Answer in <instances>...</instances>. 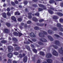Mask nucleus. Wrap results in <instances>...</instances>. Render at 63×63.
I'll list each match as a JSON object with an SVG mask.
<instances>
[{"mask_svg":"<svg viewBox=\"0 0 63 63\" xmlns=\"http://www.w3.org/2000/svg\"><path fill=\"white\" fill-rule=\"evenodd\" d=\"M54 35L55 37H60V36H59V35L57 34H54Z\"/></svg>","mask_w":63,"mask_h":63,"instance_id":"603ef678","label":"nucleus"},{"mask_svg":"<svg viewBox=\"0 0 63 63\" xmlns=\"http://www.w3.org/2000/svg\"><path fill=\"white\" fill-rule=\"evenodd\" d=\"M34 2H37L38 1V0H32Z\"/></svg>","mask_w":63,"mask_h":63,"instance_id":"69168bd1","label":"nucleus"},{"mask_svg":"<svg viewBox=\"0 0 63 63\" xmlns=\"http://www.w3.org/2000/svg\"><path fill=\"white\" fill-rule=\"evenodd\" d=\"M53 18L54 19H57L58 18V17L57 16H54L53 17Z\"/></svg>","mask_w":63,"mask_h":63,"instance_id":"f704fd0d","label":"nucleus"},{"mask_svg":"<svg viewBox=\"0 0 63 63\" xmlns=\"http://www.w3.org/2000/svg\"><path fill=\"white\" fill-rule=\"evenodd\" d=\"M19 56L20 57V58H22V55L21 54H19Z\"/></svg>","mask_w":63,"mask_h":63,"instance_id":"0e129e2a","label":"nucleus"},{"mask_svg":"<svg viewBox=\"0 0 63 63\" xmlns=\"http://www.w3.org/2000/svg\"><path fill=\"white\" fill-rule=\"evenodd\" d=\"M32 6L33 7H38V6H37V4H32Z\"/></svg>","mask_w":63,"mask_h":63,"instance_id":"de8ad7c7","label":"nucleus"},{"mask_svg":"<svg viewBox=\"0 0 63 63\" xmlns=\"http://www.w3.org/2000/svg\"><path fill=\"white\" fill-rule=\"evenodd\" d=\"M59 30L61 31H62V32H63V28H59Z\"/></svg>","mask_w":63,"mask_h":63,"instance_id":"052dcab7","label":"nucleus"},{"mask_svg":"<svg viewBox=\"0 0 63 63\" xmlns=\"http://www.w3.org/2000/svg\"><path fill=\"white\" fill-rule=\"evenodd\" d=\"M23 62L24 63H25V62H26L27 60V56L25 57L23 59Z\"/></svg>","mask_w":63,"mask_h":63,"instance_id":"2eb2a0df","label":"nucleus"},{"mask_svg":"<svg viewBox=\"0 0 63 63\" xmlns=\"http://www.w3.org/2000/svg\"><path fill=\"white\" fill-rule=\"evenodd\" d=\"M7 56L9 58H12L13 56V54L12 53H10L8 54Z\"/></svg>","mask_w":63,"mask_h":63,"instance_id":"1a4fd4ad","label":"nucleus"},{"mask_svg":"<svg viewBox=\"0 0 63 63\" xmlns=\"http://www.w3.org/2000/svg\"><path fill=\"white\" fill-rule=\"evenodd\" d=\"M15 49L16 50L18 51L20 49V47H17L15 48Z\"/></svg>","mask_w":63,"mask_h":63,"instance_id":"e433bc0d","label":"nucleus"},{"mask_svg":"<svg viewBox=\"0 0 63 63\" xmlns=\"http://www.w3.org/2000/svg\"><path fill=\"white\" fill-rule=\"evenodd\" d=\"M7 63H12V60L10 59H8L7 61Z\"/></svg>","mask_w":63,"mask_h":63,"instance_id":"ea45409f","label":"nucleus"},{"mask_svg":"<svg viewBox=\"0 0 63 63\" xmlns=\"http://www.w3.org/2000/svg\"><path fill=\"white\" fill-rule=\"evenodd\" d=\"M33 52H34V53H37V51L35 48L33 49Z\"/></svg>","mask_w":63,"mask_h":63,"instance_id":"c9c22d12","label":"nucleus"},{"mask_svg":"<svg viewBox=\"0 0 63 63\" xmlns=\"http://www.w3.org/2000/svg\"><path fill=\"white\" fill-rule=\"evenodd\" d=\"M48 33L49 34H53L52 31L50 30H49L48 31Z\"/></svg>","mask_w":63,"mask_h":63,"instance_id":"393cba45","label":"nucleus"},{"mask_svg":"<svg viewBox=\"0 0 63 63\" xmlns=\"http://www.w3.org/2000/svg\"><path fill=\"white\" fill-rule=\"evenodd\" d=\"M52 55L51 54L49 53L47 54L46 55V57L47 58H50L51 57Z\"/></svg>","mask_w":63,"mask_h":63,"instance_id":"f8f14e48","label":"nucleus"},{"mask_svg":"<svg viewBox=\"0 0 63 63\" xmlns=\"http://www.w3.org/2000/svg\"><path fill=\"white\" fill-rule=\"evenodd\" d=\"M28 15L29 16H28V18H29L30 19H31V18H32V16L31 15H32V13H28Z\"/></svg>","mask_w":63,"mask_h":63,"instance_id":"ddd939ff","label":"nucleus"},{"mask_svg":"<svg viewBox=\"0 0 63 63\" xmlns=\"http://www.w3.org/2000/svg\"><path fill=\"white\" fill-rule=\"evenodd\" d=\"M55 2V1L53 0H51L49 1V3L50 4H52L53 3H54Z\"/></svg>","mask_w":63,"mask_h":63,"instance_id":"c85d7f7f","label":"nucleus"},{"mask_svg":"<svg viewBox=\"0 0 63 63\" xmlns=\"http://www.w3.org/2000/svg\"><path fill=\"white\" fill-rule=\"evenodd\" d=\"M60 22H63V19L61 18L60 19Z\"/></svg>","mask_w":63,"mask_h":63,"instance_id":"864d4df0","label":"nucleus"},{"mask_svg":"<svg viewBox=\"0 0 63 63\" xmlns=\"http://www.w3.org/2000/svg\"><path fill=\"white\" fill-rule=\"evenodd\" d=\"M11 3L13 6H16V4H15V3L14 2L12 1L11 2Z\"/></svg>","mask_w":63,"mask_h":63,"instance_id":"4c0bfd02","label":"nucleus"},{"mask_svg":"<svg viewBox=\"0 0 63 63\" xmlns=\"http://www.w3.org/2000/svg\"><path fill=\"white\" fill-rule=\"evenodd\" d=\"M2 15L4 18H7V15H6V13L5 12H4L1 14Z\"/></svg>","mask_w":63,"mask_h":63,"instance_id":"6e6552de","label":"nucleus"},{"mask_svg":"<svg viewBox=\"0 0 63 63\" xmlns=\"http://www.w3.org/2000/svg\"><path fill=\"white\" fill-rule=\"evenodd\" d=\"M13 34L15 36H18V33L16 32H14L13 33Z\"/></svg>","mask_w":63,"mask_h":63,"instance_id":"dca6fc26","label":"nucleus"},{"mask_svg":"<svg viewBox=\"0 0 63 63\" xmlns=\"http://www.w3.org/2000/svg\"><path fill=\"white\" fill-rule=\"evenodd\" d=\"M34 29L36 30H39V28L38 27L36 26L34 27Z\"/></svg>","mask_w":63,"mask_h":63,"instance_id":"72a5a7b5","label":"nucleus"},{"mask_svg":"<svg viewBox=\"0 0 63 63\" xmlns=\"http://www.w3.org/2000/svg\"><path fill=\"white\" fill-rule=\"evenodd\" d=\"M38 5L40 7L43 8V10H46L47 9V7H46V6L45 5L40 4H38Z\"/></svg>","mask_w":63,"mask_h":63,"instance_id":"f257e3e1","label":"nucleus"},{"mask_svg":"<svg viewBox=\"0 0 63 63\" xmlns=\"http://www.w3.org/2000/svg\"><path fill=\"white\" fill-rule=\"evenodd\" d=\"M60 5L61 7H63V2L61 3Z\"/></svg>","mask_w":63,"mask_h":63,"instance_id":"e2e57ef3","label":"nucleus"},{"mask_svg":"<svg viewBox=\"0 0 63 63\" xmlns=\"http://www.w3.org/2000/svg\"><path fill=\"white\" fill-rule=\"evenodd\" d=\"M31 23V21H28L27 22V23L28 24H30Z\"/></svg>","mask_w":63,"mask_h":63,"instance_id":"bf43d9fd","label":"nucleus"},{"mask_svg":"<svg viewBox=\"0 0 63 63\" xmlns=\"http://www.w3.org/2000/svg\"><path fill=\"white\" fill-rule=\"evenodd\" d=\"M40 22H42L43 21H44V20L43 19H41L39 20Z\"/></svg>","mask_w":63,"mask_h":63,"instance_id":"8fccbe9b","label":"nucleus"},{"mask_svg":"<svg viewBox=\"0 0 63 63\" xmlns=\"http://www.w3.org/2000/svg\"><path fill=\"white\" fill-rule=\"evenodd\" d=\"M26 48L29 51H31V50H30V47H29V46H27V45H26Z\"/></svg>","mask_w":63,"mask_h":63,"instance_id":"b1692460","label":"nucleus"},{"mask_svg":"<svg viewBox=\"0 0 63 63\" xmlns=\"http://www.w3.org/2000/svg\"><path fill=\"white\" fill-rule=\"evenodd\" d=\"M52 29L53 30V31H57V28L55 27L53 28Z\"/></svg>","mask_w":63,"mask_h":63,"instance_id":"79ce46f5","label":"nucleus"},{"mask_svg":"<svg viewBox=\"0 0 63 63\" xmlns=\"http://www.w3.org/2000/svg\"><path fill=\"white\" fill-rule=\"evenodd\" d=\"M47 11L50 14H53V12L52 10H51L50 9H48L47 10Z\"/></svg>","mask_w":63,"mask_h":63,"instance_id":"a211bd4d","label":"nucleus"},{"mask_svg":"<svg viewBox=\"0 0 63 63\" xmlns=\"http://www.w3.org/2000/svg\"><path fill=\"white\" fill-rule=\"evenodd\" d=\"M59 52L60 54H63V48L62 47H61V48L59 49Z\"/></svg>","mask_w":63,"mask_h":63,"instance_id":"39448f33","label":"nucleus"},{"mask_svg":"<svg viewBox=\"0 0 63 63\" xmlns=\"http://www.w3.org/2000/svg\"><path fill=\"white\" fill-rule=\"evenodd\" d=\"M22 18H18L17 19V20L19 21L20 22H21V21H22Z\"/></svg>","mask_w":63,"mask_h":63,"instance_id":"2f4dec72","label":"nucleus"},{"mask_svg":"<svg viewBox=\"0 0 63 63\" xmlns=\"http://www.w3.org/2000/svg\"><path fill=\"white\" fill-rule=\"evenodd\" d=\"M55 14L60 16H63V14L60 12H56Z\"/></svg>","mask_w":63,"mask_h":63,"instance_id":"423d86ee","label":"nucleus"},{"mask_svg":"<svg viewBox=\"0 0 63 63\" xmlns=\"http://www.w3.org/2000/svg\"><path fill=\"white\" fill-rule=\"evenodd\" d=\"M39 39L40 41H41L42 42H47V40L44 38Z\"/></svg>","mask_w":63,"mask_h":63,"instance_id":"20e7f679","label":"nucleus"},{"mask_svg":"<svg viewBox=\"0 0 63 63\" xmlns=\"http://www.w3.org/2000/svg\"><path fill=\"white\" fill-rule=\"evenodd\" d=\"M36 63H41V61L39 60H37Z\"/></svg>","mask_w":63,"mask_h":63,"instance_id":"680f3d73","label":"nucleus"},{"mask_svg":"<svg viewBox=\"0 0 63 63\" xmlns=\"http://www.w3.org/2000/svg\"><path fill=\"white\" fill-rule=\"evenodd\" d=\"M39 36L40 37H45V35L43 33L40 32L39 34Z\"/></svg>","mask_w":63,"mask_h":63,"instance_id":"9b49d317","label":"nucleus"},{"mask_svg":"<svg viewBox=\"0 0 63 63\" xmlns=\"http://www.w3.org/2000/svg\"><path fill=\"white\" fill-rule=\"evenodd\" d=\"M40 15L39 13L38 12H36V13L34 14V16H39Z\"/></svg>","mask_w":63,"mask_h":63,"instance_id":"7c9ffc66","label":"nucleus"},{"mask_svg":"<svg viewBox=\"0 0 63 63\" xmlns=\"http://www.w3.org/2000/svg\"><path fill=\"white\" fill-rule=\"evenodd\" d=\"M38 56L37 55H33V57H32V60L33 61H34L35 62V61L36 60V57H37Z\"/></svg>","mask_w":63,"mask_h":63,"instance_id":"0eeeda50","label":"nucleus"},{"mask_svg":"<svg viewBox=\"0 0 63 63\" xmlns=\"http://www.w3.org/2000/svg\"><path fill=\"white\" fill-rule=\"evenodd\" d=\"M38 44L39 45H40L41 46H43L44 45V44L43 43H42V42L39 41L38 42Z\"/></svg>","mask_w":63,"mask_h":63,"instance_id":"473e14b6","label":"nucleus"},{"mask_svg":"<svg viewBox=\"0 0 63 63\" xmlns=\"http://www.w3.org/2000/svg\"><path fill=\"white\" fill-rule=\"evenodd\" d=\"M47 37L50 40V41H53V38L50 36L49 35Z\"/></svg>","mask_w":63,"mask_h":63,"instance_id":"6ab92c4d","label":"nucleus"},{"mask_svg":"<svg viewBox=\"0 0 63 63\" xmlns=\"http://www.w3.org/2000/svg\"><path fill=\"white\" fill-rule=\"evenodd\" d=\"M6 26L8 27H10L11 26V24L9 23H6Z\"/></svg>","mask_w":63,"mask_h":63,"instance_id":"bb28decb","label":"nucleus"},{"mask_svg":"<svg viewBox=\"0 0 63 63\" xmlns=\"http://www.w3.org/2000/svg\"><path fill=\"white\" fill-rule=\"evenodd\" d=\"M15 3L16 4H18V1H17V0H15L14 1Z\"/></svg>","mask_w":63,"mask_h":63,"instance_id":"a18cd8bd","label":"nucleus"},{"mask_svg":"<svg viewBox=\"0 0 63 63\" xmlns=\"http://www.w3.org/2000/svg\"><path fill=\"white\" fill-rule=\"evenodd\" d=\"M7 14L8 16H11V13H10L9 12H7Z\"/></svg>","mask_w":63,"mask_h":63,"instance_id":"37998d69","label":"nucleus"},{"mask_svg":"<svg viewBox=\"0 0 63 63\" xmlns=\"http://www.w3.org/2000/svg\"><path fill=\"white\" fill-rule=\"evenodd\" d=\"M43 32L44 34H45V35H47V32H45L44 31H43Z\"/></svg>","mask_w":63,"mask_h":63,"instance_id":"3c124183","label":"nucleus"},{"mask_svg":"<svg viewBox=\"0 0 63 63\" xmlns=\"http://www.w3.org/2000/svg\"><path fill=\"white\" fill-rule=\"evenodd\" d=\"M4 32L5 33H8L9 32V30L7 29H5L4 30Z\"/></svg>","mask_w":63,"mask_h":63,"instance_id":"f3484780","label":"nucleus"},{"mask_svg":"<svg viewBox=\"0 0 63 63\" xmlns=\"http://www.w3.org/2000/svg\"><path fill=\"white\" fill-rule=\"evenodd\" d=\"M17 62L16 61H13V63H17Z\"/></svg>","mask_w":63,"mask_h":63,"instance_id":"774afa93","label":"nucleus"},{"mask_svg":"<svg viewBox=\"0 0 63 63\" xmlns=\"http://www.w3.org/2000/svg\"><path fill=\"white\" fill-rule=\"evenodd\" d=\"M52 46L55 49H57L58 48V47L56 45H53Z\"/></svg>","mask_w":63,"mask_h":63,"instance_id":"58836bf2","label":"nucleus"},{"mask_svg":"<svg viewBox=\"0 0 63 63\" xmlns=\"http://www.w3.org/2000/svg\"><path fill=\"white\" fill-rule=\"evenodd\" d=\"M11 19L12 20H13L14 21H16V18L14 16H12L11 17Z\"/></svg>","mask_w":63,"mask_h":63,"instance_id":"aec40b11","label":"nucleus"},{"mask_svg":"<svg viewBox=\"0 0 63 63\" xmlns=\"http://www.w3.org/2000/svg\"><path fill=\"white\" fill-rule=\"evenodd\" d=\"M32 20L35 22H37L38 21V19L36 18L33 17L32 18Z\"/></svg>","mask_w":63,"mask_h":63,"instance_id":"4be33fe9","label":"nucleus"},{"mask_svg":"<svg viewBox=\"0 0 63 63\" xmlns=\"http://www.w3.org/2000/svg\"><path fill=\"white\" fill-rule=\"evenodd\" d=\"M14 55H17L18 54V53L17 52H14Z\"/></svg>","mask_w":63,"mask_h":63,"instance_id":"49530a36","label":"nucleus"},{"mask_svg":"<svg viewBox=\"0 0 63 63\" xmlns=\"http://www.w3.org/2000/svg\"><path fill=\"white\" fill-rule=\"evenodd\" d=\"M47 61L48 63H51L52 62V60L51 59H48L47 60Z\"/></svg>","mask_w":63,"mask_h":63,"instance_id":"412c9836","label":"nucleus"},{"mask_svg":"<svg viewBox=\"0 0 63 63\" xmlns=\"http://www.w3.org/2000/svg\"><path fill=\"white\" fill-rule=\"evenodd\" d=\"M28 3V1H24V4L25 5H27Z\"/></svg>","mask_w":63,"mask_h":63,"instance_id":"c03bdc74","label":"nucleus"},{"mask_svg":"<svg viewBox=\"0 0 63 63\" xmlns=\"http://www.w3.org/2000/svg\"><path fill=\"white\" fill-rule=\"evenodd\" d=\"M13 40L14 42H15L14 43H16V42H17V39L15 37H14L13 38Z\"/></svg>","mask_w":63,"mask_h":63,"instance_id":"cd10ccee","label":"nucleus"},{"mask_svg":"<svg viewBox=\"0 0 63 63\" xmlns=\"http://www.w3.org/2000/svg\"><path fill=\"white\" fill-rule=\"evenodd\" d=\"M55 43L56 45H58L59 46H61V44L60 43V42L58 40H55Z\"/></svg>","mask_w":63,"mask_h":63,"instance_id":"f03ea898","label":"nucleus"},{"mask_svg":"<svg viewBox=\"0 0 63 63\" xmlns=\"http://www.w3.org/2000/svg\"><path fill=\"white\" fill-rule=\"evenodd\" d=\"M18 34H19V37H20L22 35V33L20 32H18Z\"/></svg>","mask_w":63,"mask_h":63,"instance_id":"09e8293b","label":"nucleus"},{"mask_svg":"<svg viewBox=\"0 0 63 63\" xmlns=\"http://www.w3.org/2000/svg\"><path fill=\"white\" fill-rule=\"evenodd\" d=\"M18 11H17L15 12V16H16L17 15V14H18Z\"/></svg>","mask_w":63,"mask_h":63,"instance_id":"6e6d98bb","label":"nucleus"},{"mask_svg":"<svg viewBox=\"0 0 63 63\" xmlns=\"http://www.w3.org/2000/svg\"><path fill=\"white\" fill-rule=\"evenodd\" d=\"M50 9L51 10H52L53 11H56V10H55L54 9V8H52V7H51L50 8Z\"/></svg>","mask_w":63,"mask_h":63,"instance_id":"4d7b16f0","label":"nucleus"},{"mask_svg":"<svg viewBox=\"0 0 63 63\" xmlns=\"http://www.w3.org/2000/svg\"><path fill=\"white\" fill-rule=\"evenodd\" d=\"M38 12H41V11H42L43 10V9L42 8H39L38 9Z\"/></svg>","mask_w":63,"mask_h":63,"instance_id":"a19ab883","label":"nucleus"},{"mask_svg":"<svg viewBox=\"0 0 63 63\" xmlns=\"http://www.w3.org/2000/svg\"><path fill=\"white\" fill-rule=\"evenodd\" d=\"M6 10L7 11V12H9L10 11V10H11L10 9V8H7V9H6Z\"/></svg>","mask_w":63,"mask_h":63,"instance_id":"5fc2aeb1","label":"nucleus"},{"mask_svg":"<svg viewBox=\"0 0 63 63\" xmlns=\"http://www.w3.org/2000/svg\"><path fill=\"white\" fill-rule=\"evenodd\" d=\"M57 25L58 27H61V25L60 24L58 23L57 24Z\"/></svg>","mask_w":63,"mask_h":63,"instance_id":"c756f323","label":"nucleus"},{"mask_svg":"<svg viewBox=\"0 0 63 63\" xmlns=\"http://www.w3.org/2000/svg\"><path fill=\"white\" fill-rule=\"evenodd\" d=\"M32 41L33 42H36V39L35 38H33L32 39Z\"/></svg>","mask_w":63,"mask_h":63,"instance_id":"13d9d810","label":"nucleus"},{"mask_svg":"<svg viewBox=\"0 0 63 63\" xmlns=\"http://www.w3.org/2000/svg\"><path fill=\"white\" fill-rule=\"evenodd\" d=\"M30 36L32 38H34L36 37V35H35L34 33L33 32H32L30 34Z\"/></svg>","mask_w":63,"mask_h":63,"instance_id":"9d476101","label":"nucleus"},{"mask_svg":"<svg viewBox=\"0 0 63 63\" xmlns=\"http://www.w3.org/2000/svg\"><path fill=\"white\" fill-rule=\"evenodd\" d=\"M8 49L9 52H12L13 51V48L12 47L9 46L8 47Z\"/></svg>","mask_w":63,"mask_h":63,"instance_id":"7ed1b4c3","label":"nucleus"},{"mask_svg":"<svg viewBox=\"0 0 63 63\" xmlns=\"http://www.w3.org/2000/svg\"><path fill=\"white\" fill-rule=\"evenodd\" d=\"M39 53H40V54L41 55H42V56H44V55H45V53H44V52L40 51Z\"/></svg>","mask_w":63,"mask_h":63,"instance_id":"a878e982","label":"nucleus"},{"mask_svg":"<svg viewBox=\"0 0 63 63\" xmlns=\"http://www.w3.org/2000/svg\"><path fill=\"white\" fill-rule=\"evenodd\" d=\"M8 42L6 40H3L1 41V43L2 44H6Z\"/></svg>","mask_w":63,"mask_h":63,"instance_id":"5701e85b","label":"nucleus"},{"mask_svg":"<svg viewBox=\"0 0 63 63\" xmlns=\"http://www.w3.org/2000/svg\"><path fill=\"white\" fill-rule=\"evenodd\" d=\"M52 54L53 55H57V52L55 51V50H54L52 52Z\"/></svg>","mask_w":63,"mask_h":63,"instance_id":"4468645a","label":"nucleus"},{"mask_svg":"<svg viewBox=\"0 0 63 63\" xmlns=\"http://www.w3.org/2000/svg\"><path fill=\"white\" fill-rule=\"evenodd\" d=\"M24 26L25 28H27V24H25L24 25Z\"/></svg>","mask_w":63,"mask_h":63,"instance_id":"338daca9","label":"nucleus"}]
</instances>
